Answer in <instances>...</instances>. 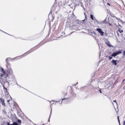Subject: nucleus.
I'll return each instance as SVG.
<instances>
[{"mask_svg":"<svg viewBox=\"0 0 125 125\" xmlns=\"http://www.w3.org/2000/svg\"><path fill=\"white\" fill-rule=\"evenodd\" d=\"M7 72L6 73V74L4 75V78L5 79V80H1H1H0V82L2 84L1 82L5 83H7L9 84V83L7 80H8L9 81H13L15 79V76L12 73V70L10 68H9L8 70H6Z\"/></svg>","mask_w":125,"mask_h":125,"instance_id":"f257e3e1","label":"nucleus"},{"mask_svg":"<svg viewBox=\"0 0 125 125\" xmlns=\"http://www.w3.org/2000/svg\"><path fill=\"white\" fill-rule=\"evenodd\" d=\"M0 70H1V72L3 73L1 74L0 76L1 77H4V75L6 74V73L7 72L6 71H5L4 69L2 67L0 68Z\"/></svg>","mask_w":125,"mask_h":125,"instance_id":"f03ea898","label":"nucleus"},{"mask_svg":"<svg viewBox=\"0 0 125 125\" xmlns=\"http://www.w3.org/2000/svg\"><path fill=\"white\" fill-rule=\"evenodd\" d=\"M5 62L6 63V67L8 68V69L9 68H10V64L9 63V61L8 58H7L6 59Z\"/></svg>","mask_w":125,"mask_h":125,"instance_id":"7ed1b4c3","label":"nucleus"},{"mask_svg":"<svg viewBox=\"0 0 125 125\" xmlns=\"http://www.w3.org/2000/svg\"><path fill=\"white\" fill-rule=\"evenodd\" d=\"M96 30L99 32L101 36H103L104 32L102 30L101 28H97Z\"/></svg>","mask_w":125,"mask_h":125,"instance_id":"20e7f679","label":"nucleus"},{"mask_svg":"<svg viewBox=\"0 0 125 125\" xmlns=\"http://www.w3.org/2000/svg\"><path fill=\"white\" fill-rule=\"evenodd\" d=\"M121 51H118V52H115L112 54V56L115 57L117 55L121 53Z\"/></svg>","mask_w":125,"mask_h":125,"instance_id":"39448f33","label":"nucleus"},{"mask_svg":"<svg viewBox=\"0 0 125 125\" xmlns=\"http://www.w3.org/2000/svg\"><path fill=\"white\" fill-rule=\"evenodd\" d=\"M0 100L1 101V103L2 104V105L5 106V104L4 103V100L2 98H0Z\"/></svg>","mask_w":125,"mask_h":125,"instance_id":"423d86ee","label":"nucleus"},{"mask_svg":"<svg viewBox=\"0 0 125 125\" xmlns=\"http://www.w3.org/2000/svg\"><path fill=\"white\" fill-rule=\"evenodd\" d=\"M116 61H117V60L116 61V60H114L113 59V60H112L111 62H112L113 63V64L114 65H116L117 64V63L116 62Z\"/></svg>","mask_w":125,"mask_h":125,"instance_id":"0eeeda50","label":"nucleus"},{"mask_svg":"<svg viewBox=\"0 0 125 125\" xmlns=\"http://www.w3.org/2000/svg\"><path fill=\"white\" fill-rule=\"evenodd\" d=\"M3 88L4 89H5V90L4 91V92L5 93V94L6 95H7V94L8 95V94L9 93H8V92L7 91V88H5V87L4 86H3Z\"/></svg>","mask_w":125,"mask_h":125,"instance_id":"6e6552de","label":"nucleus"},{"mask_svg":"<svg viewBox=\"0 0 125 125\" xmlns=\"http://www.w3.org/2000/svg\"><path fill=\"white\" fill-rule=\"evenodd\" d=\"M105 44L107 45L109 47H110L111 46L110 45V42H109L108 41L107 42H105Z\"/></svg>","mask_w":125,"mask_h":125,"instance_id":"1a4fd4ad","label":"nucleus"},{"mask_svg":"<svg viewBox=\"0 0 125 125\" xmlns=\"http://www.w3.org/2000/svg\"><path fill=\"white\" fill-rule=\"evenodd\" d=\"M12 124L13 125H21L20 124H19L16 121L14 122H13Z\"/></svg>","mask_w":125,"mask_h":125,"instance_id":"9d476101","label":"nucleus"},{"mask_svg":"<svg viewBox=\"0 0 125 125\" xmlns=\"http://www.w3.org/2000/svg\"><path fill=\"white\" fill-rule=\"evenodd\" d=\"M16 57H15V58H10V57L8 58V60H9V61H11L13 59H14L15 58H16Z\"/></svg>","mask_w":125,"mask_h":125,"instance_id":"9b49d317","label":"nucleus"},{"mask_svg":"<svg viewBox=\"0 0 125 125\" xmlns=\"http://www.w3.org/2000/svg\"><path fill=\"white\" fill-rule=\"evenodd\" d=\"M104 23H108V21L106 19H105V20L104 21Z\"/></svg>","mask_w":125,"mask_h":125,"instance_id":"f8f14e48","label":"nucleus"},{"mask_svg":"<svg viewBox=\"0 0 125 125\" xmlns=\"http://www.w3.org/2000/svg\"><path fill=\"white\" fill-rule=\"evenodd\" d=\"M51 10L50 11V12L49 14L48 15V17L49 19V17H50V16H52V14L51 13Z\"/></svg>","mask_w":125,"mask_h":125,"instance_id":"ddd939ff","label":"nucleus"},{"mask_svg":"<svg viewBox=\"0 0 125 125\" xmlns=\"http://www.w3.org/2000/svg\"><path fill=\"white\" fill-rule=\"evenodd\" d=\"M90 18L91 19L94 20V19L93 18V15L91 14L90 15Z\"/></svg>","mask_w":125,"mask_h":125,"instance_id":"4468645a","label":"nucleus"},{"mask_svg":"<svg viewBox=\"0 0 125 125\" xmlns=\"http://www.w3.org/2000/svg\"><path fill=\"white\" fill-rule=\"evenodd\" d=\"M17 121L18 123L20 124H21V121L19 119H17Z\"/></svg>","mask_w":125,"mask_h":125,"instance_id":"2eb2a0df","label":"nucleus"},{"mask_svg":"<svg viewBox=\"0 0 125 125\" xmlns=\"http://www.w3.org/2000/svg\"><path fill=\"white\" fill-rule=\"evenodd\" d=\"M51 112H52V111H51V113H50V116H49V119H48V122H50V116H51Z\"/></svg>","mask_w":125,"mask_h":125,"instance_id":"dca6fc26","label":"nucleus"},{"mask_svg":"<svg viewBox=\"0 0 125 125\" xmlns=\"http://www.w3.org/2000/svg\"><path fill=\"white\" fill-rule=\"evenodd\" d=\"M7 125H13V124H10L9 122H7Z\"/></svg>","mask_w":125,"mask_h":125,"instance_id":"f3484780","label":"nucleus"},{"mask_svg":"<svg viewBox=\"0 0 125 125\" xmlns=\"http://www.w3.org/2000/svg\"><path fill=\"white\" fill-rule=\"evenodd\" d=\"M3 112L5 114H6V112L5 109L3 110Z\"/></svg>","mask_w":125,"mask_h":125,"instance_id":"a211bd4d","label":"nucleus"},{"mask_svg":"<svg viewBox=\"0 0 125 125\" xmlns=\"http://www.w3.org/2000/svg\"><path fill=\"white\" fill-rule=\"evenodd\" d=\"M119 116H117V119L118 120L119 123V124H120V120H119Z\"/></svg>","mask_w":125,"mask_h":125,"instance_id":"6ab92c4d","label":"nucleus"},{"mask_svg":"<svg viewBox=\"0 0 125 125\" xmlns=\"http://www.w3.org/2000/svg\"><path fill=\"white\" fill-rule=\"evenodd\" d=\"M112 58V57L109 56V59L110 60Z\"/></svg>","mask_w":125,"mask_h":125,"instance_id":"aec40b11","label":"nucleus"},{"mask_svg":"<svg viewBox=\"0 0 125 125\" xmlns=\"http://www.w3.org/2000/svg\"><path fill=\"white\" fill-rule=\"evenodd\" d=\"M108 24H109V25L110 26H111L112 25V24H111L110 23H109V19H108Z\"/></svg>","mask_w":125,"mask_h":125,"instance_id":"412c9836","label":"nucleus"},{"mask_svg":"<svg viewBox=\"0 0 125 125\" xmlns=\"http://www.w3.org/2000/svg\"><path fill=\"white\" fill-rule=\"evenodd\" d=\"M119 31L120 32V33H121L122 32H123V31L122 30H119Z\"/></svg>","mask_w":125,"mask_h":125,"instance_id":"4be33fe9","label":"nucleus"},{"mask_svg":"<svg viewBox=\"0 0 125 125\" xmlns=\"http://www.w3.org/2000/svg\"><path fill=\"white\" fill-rule=\"evenodd\" d=\"M113 102L115 103H116V104L117 105V103L116 102V100H115Z\"/></svg>","mask_w":125,"mask_h":125,"instance_id":"5701e85b","label":"nucleus"},{"mask_svg":"<svg viewBox=\"0 0 125 125\" xmlns=\"http://www.w3.org/2000/svg\"><path fill=\"white\" fill-rule=\"evenodd\" d=\"M16 84L18 86H21L20 85H19L17 83V82H16Z\"/></svg>","mask_w":125,"mask_h":125,"instance_id":"b1692460","label":"nucleus"},{"mask_svg":"<svg viewBox=\"0 0 125 125\" xmlns=\"http://www.w3.org/2000/svg\"><path fill=\"white\" fill-rule=\"evenodd\" d=\"M123 55H124L125 56V51H124L123 52Z\"/></svg>","mask_w":125,"mask_h":125,"instance_id":"393cba45","label":"nucleus"},{"mask_svg":"<svg viewBox=\"0 0 125 125\" xmlns=\"http://www.w3.org/2000/svg\"><path fill=\"white\" fill-rule=\"evenodd\" d=\"M123 125H125V121H124Z\"/></svg>","mask_w":125,"mask_h":125,"instance_id":"a878e982","label":"nucleus"},{"mask_svg":"<svg viewBox=\"0 0 125 125\" xmlns=\"http://www.w3.org/2000/svg\"><path fill=\"white\" fill-rule=\"evenodd\" d=\"M10 101V100H8L7 101V102L8 103H9V102Z\"/></svg>","mask_w":125,"mask_h":125,"instance_id":"bb28decb","label":"nucleus"},{"mask_svg":"<svg viewBox=\"0 0 125 125\" xmlns=\"http://www.w3.org/2000/svg\"><path fill=\"white\" fill-rule=\"evenodd\" d=\"M107 5H108L109 6H110V4L109 3H107Z\"/></svg>","mask_w":125,"mask_h":125,"instance_id":"cd10ccee","label":"nucleus"},{"mask_svg":"<svg viewBox=\"0 0 125 125\" xmlns=\"http://www.w3.org/2000/svg\"><path fill=\"white\" fill-rule=\"evenodd\" d=\"M125 79H124V80H123V81H122V83H123V82L124 81H125Z\"/></svg>","mask_w":125,"mask_h":125,"instance_id":"c85d7f7f","label":"nucleus"},{"mask_svg":"<svg viewBox=\"0 0 125 125\" xmlns=\"http://www.w3.org/2000/svg\"><path fill=\"white\" fill-rule=\"evenodd\" d=\"M53 18H52V22H53Z\"/></svg>","mask_w":125,"mask_h":125,"instance_id":"c756f323","label":"nucleus"},{"mask_svg":"<svg viewBox=\"0 0 125 125\" xmlns=\"http://www.w3.org/2000/svg\"><path fill=\"white\" fill-rule=\"evenodd\" d=\"M99 91H100V93H102V92H101V90H100Z\"/></svg>","mask_w":125,"mask_h":125,"instance_id":"7c9ffc66","label":"nucleus"},{"mask_svg":"<svg viewBox=\"0 0 125 125\" xmlns=\"http://www.w3.org/2000/svg\"><path fill=\"white\" fill-rule=\"evenodd\" d=\"M29 52V53H28V54H29V53H30V52Z\"/></svg>","mask_w":125,"mask_h":125,"instance_id":"2f4dec72","label":"nucleus"},{"mask_svg":"<svg viewBox=\"0 0 125 125\" xmlns=\"http://www.w3.org/2000/svg\"><path fill=\"white\" fill-rule=\"evenodd\" d=\"M49 101V103H50V104H51V102L50 101Z\"/></svg>","mask_w":125,"mask_h":125,"instance_id":"473e14b6","label":"nucleus"},{"mask_svg":"<svg viewBox=\"0 0 125 125\" xmlns=\"http://www.w3.org/2000/svg\"><path fill=\"white\" fill-rule=\"evenodd\" d=\"M0 31H2V30H0Z\"/></svg>","mask_w":125,"mask_h":125,"instance_id":"72a5a7b5","label":"nucleus"},{"mask_svg":"<svg viewBox=\"0 0 125 125\" xmlns=\"http://www.w3.org/2000/svg\"><path fill=\"white\" fill-rule=\"evenodd\" d=\"M54 3L53 5L52 6H53L54 5Z\"/></svg>","mask_w":125,"mask_h":125,"instance_id":"f704fd0d","label":"nucleus"},{"mask_svg":"<svg viewBox=\"0 0 125 125\" xmlns=\"http://www.w3.org/2000/svg\"><path fill=\"white\" fill-rule=\"evenodd\" d=\"M25 53H24V54H23V55H25Z\"/></svg>","mask_w":125,"mask_h":125,"instance_id":"c9c22d12","label":"nucleus"},{"mask_svg":"<svg viewBox=\"0 0 125 125\" xmlns=\"http://www.w3.org/2000/svg\"><path fill=\"white\" fill-rule=\"evenodd\" d=\"M52 8V7H51V8Z\"/></svg>","mask_w":125,"mask_h":125,"instance_id":"e433bc0d","label":"nucleus"},{"mask_svg":"<svg viewBox=\"0 0 125 125\" xmlns=\"http://www.w3.org/2000/svg\"><path fill=\"white\" fill-rule=\"evenodd\" d=\"M28 52H27L26 53H27Z\"/></svg>","mask_w":125,"mask_h":125,"instance_id":"4c0bfd02","label":"nucleus"}]
</instances>
